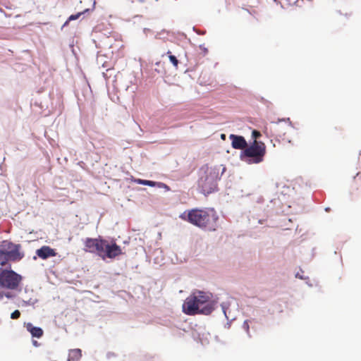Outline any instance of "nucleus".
<instances>
[{"mask_svg": "<svg viewBox=\"0 0 361 361\" xmlns=\"http://www.w3.org/2000/svg\"><path fill=\"white\" fill-rule=\"evenodd\" d=\"M252 136L255 139V140H256L261 136V133L259 131L254 130L252 133Z\"/></svg>", "mask_w": 361, "mask_h": 361, "instance_id": "6ab92c4d", "label": "nucleus"}, {"mask_svg": "<svg viewBox=\"0 0 361 361\" xmlns=\"http://www.w3.org/2000/svg\"><path fill=\"white\" fill-rule=\"evenodd\" d=\"M20 317V312L19 310H16L11 314V318L13 319H17Z\"/></svg>", "mask_w": 361, "mask_h": 361, "instance_id": "f3484780", "label": "nucleus"}, {"mask_svg": "<svg viewBox=\"0 0 361 361\" xmlns=\"http://www.w3.org/2000/svg\"><path fill=\"white\" fill-rule=\"evenodd\" d=\"M354 179L355 180L361 179V171L356 174V176H355Z\"/></svg>", "mask_w": 361, "mask_h": 361, "instance_id": "412c9836", "label": "nucleus"}, {"mask_svg": "<svg viewBox=\"0 0 361 361\" xmlns=\"http://www.w3.org/2000/svg\"><path fill=\"white\" fill-rule=\"evenodd\" d=\"M25 326L27 331H29L32 337L41 338L44 331L40 327L34 326L32 323H25Z\"/></svg>", "mask_w": 361, "mask_h": 361, "instance_id": "9d476101", "label": "nucleus"}, {"mask_svg": "<svg viewBox=\"0 0 361 361\" xmlns=\"http://www.w3.org/2000/svg\"><path fill=\"white\" fill-rule=\"evenodd\" d=\"M4 296L6 297L7 298H11L14 295L10 292H4L3 290L0 291V299H2Z\"/></svg>", "mask_w": 361, "mask_h": 361, "instance_id": "2eb2a0df", "label": "nucleus"}, {"mask_svg": "<svg viewBox=\"0 0 361 361\" xmlns=\"http://www.w3.org/2000/svg\"><path fill=\"white\" fill-rule=\"evenodd\" d=\"M249 323H250V320H245V321H244L243 324V329L245 330V331L248 334H250V325H249Z\"/></svg>", "mask_w": 361, "mask_h": 361, "instance_id": "a211bd4d", "label": "nucleus"}, {"mask_svg": "<svg viewBox=\"0 0 361 361\" xmlns=\"http://www.w3.org/2000/svg\"><path fill=\"white\" fill-rule=\"evenodd\" d=\"M221 138L222 140H226V135H225V134H221Z\"/></svg>", "mask_w": 361, "mask_h": 361, "instance_id": "4be33fe9", "label": "nucleus"}, {"mask_svg": "<svg viewBox=\"0 0 361 361\" xmlns=\"http://www.w3.org/2000/svg\"><path fill=\"white\" fill-rule=\"evenodd\" d=\"M219 169L216 166L210 168L208 174L200 178L198 186L204 195H209L216 190V181L219 178Z\"/></svg>", "mask_w": 361, "mask_h": 361, "instance_id": "423d86ee", "label": "nucleus"}, {"mask_svg": "<svg viewBox=\"0 0 361 361\" xmlns=\"http://www.w3.org/2000/svg\"><path fill=\"white\" fill-rule=\"evenodd\" d=\"M83 243L85 252L96 254L103 259H114L122 254L121 247L116 243L110 244L106 240L100 237L86 238Z\"/></svg>", "mask_w": 361, "mask_h": 361, "instance_id": "7ed1b4c3", "label": "nucleus"}, {"mask_svg": "<svg viewBox=\"0 0 361 361\" xmlns=\"http://www.w3.org/2000/svg\"><path fill=\"white\" fill-rule=\"evenodd\" d=\"M293 5L302 11H307L312 8L313 3L312 0H296Z\"/></svg>", "mask_w": 361, "mask_h": 361, "instance_id": "9b49d317", "label": "nucleus"}, {"mask_svg": "<svg viewBox=\"0 0 361 361\" xmlns=\"http://www.w3.org/2000/svg\"><path fill=\"white\" fill-rule=\"evenodd\" d=\"M229 138L231 140L232 147L235 149H245L247 146V142L243 136L231 134Z\"/></svg>", "mask_w": 361, "mask_h": 361, "instance_id": "6e6552de", "label": "nucleus"}, {"mask_svg": "<svg viewBox=\"0 0 361 361\" xmlns=\"http://www.w3.org/2000/svg\"><path fill=\"white\" fill-rule=\"evenodd\" d=\"M82 13H78L77 14L70 16L68 20L66 22L65 25L67 24L68 21L75 20L78 19L82 15Z\"/></svg>", "mask_w": 361, "mask_h": 361, "instance_id": "dca6fc26", "label": "nucleus"}, {"mask_svg": "<svg viewBox=\"0 0 361 361\" xmlns=\"http://www.w3.org/2000/svg\"><path fill=\"white\" fill-rule=\"evenodd\" d=\"M245 157L250 158L249 164H259L263 161L266 154V145L261 141L254 140L243 151Z\"/></svg>", "mask_w": 361, "mask_h": 361, "instance_id": "0eeeda50", "label": "nucleus"}, {"mask_svg": "<svg viewBox=\"0 0 361 361\" xmlns=\"http://www.w3.org/2000/svg\"><path fill=\"white\" fill-rule=\"evenodd\" d=\"M212 295L209 292L195 290L185 300L183 312L188 315L210 314L213 310L211 303Z\"/></svg>", "mask_w": 361, "mask_h": 361, "instance_id": "f257e3e1", "label": "nucleus"}, {"mask_svg": "<svg viewBox=\"0 0 361 361\" xmlns=\"http://www.w3.org/2000/svg\"><path fill=\"white\" fill-rule=\"evenodd\" d=\"M36 254L42 259H46L50 257H55L56 255L55 250L47 245H44L41 248L37 250Z\"/></svg>", "mask_w": 361, "mask_h": 361, "instance_id": "1a4fd4ad", "label": "nucleus"}, {"mask_svg": "<svg viewBox=\"0 0 361 361\" xmlns=\"http://www.w3.org/2000/svg\"><path fill=\"white\" fill-rule=\"evenodd\" d=\"M33 345H35V346H38V343H37V341H33Z\"/></svg>", "mask_w": 361, "mask_h": 361, "instance_id": "5701e85b", "label": "nucleus"}, {"mask_svg": "<svg viewBox=\"0 0 361 361\" xmlns=\"http://www.w3.org/2000/svg\"><path fill=\"white\" fill-rule=\"evenodd\" d=\"M24 257L21 245L8 240L0 243V265L5 266L8 262H18Z\"/></svg>", "mask_w": 361, "mask_h": 361, "instance_id": "20e7f679", "label": "nucleus"}, {"mask_svg": "<svg viewBox=\"0 0 361 361\" xmlns=\"http://www.w3.org/2000/svg\"><path fill=\"white\" fill-rule=\"evenodd\" d=\"M288 5H293V3L296 1V0H283Z\"/></svg>", "mask_w": 361, "mask_h": 361, "instance_id": "aec40b11", "label": "nucleus"}, {"mask_svg": "<svg viewBox=\"0 0 361 361\" xmlns=\"http://www.w3.org/2000/svg\"><path fill=\"white\" fill-rule=\"evenodd\" d=\"M180 217L191 224L208 231H215L219 216L214 209H192Z\"/></svg>", "mask_w": 361, "mask_h": 361, "instance_id": "f03ea898", "label": "nucleus"}, {"mask_svg": "<svg viewBox=\"0 0 361 361\" xmlns=\"http://www.w3.org/2000/svg\"><path fill=\"white\" fill-rule=\"evenodd\" d=\"M166 54L168 55L169 59L170 61L171 62V63L173 64V66L176 68H177L178 66V63H179L178 60L177 59V58L172 54L171 51H168Z\"/></svg>", "mask_w": 361, "mask_h": 361, "instance_id": "4468645a", "label": "nucleus"}, {"mask_svg": "<svg viewBox=\"0 0 361 361\" xmlns=\"http://www.w3.org/2000/svg\"><path fill=\"white\" fill-rule=\"evenodd\" d=\"M22 276L13 270L0 269V288L10 292L20 290Z\"/></svg>", "mask_w": 361, "mask_h": 361, "instance_id": "39448f33", "label": "nucleus"}, {"mask_svg": "<svg viewBox=\"0 0 361 361\" xmlns=\"http://www.w3.org/2000/svg\"><path fill=\"white\" fill-rule=\"evenodd\" d=\"M137 182L139 183L142 184V185H148V186H151V187H154L155 185H157L160 188H164L167 190H169V187L168 185H166V184L162 183H157V182L152 181V180H141V179H139Z\"/></svg>", "mask_w": 361, "mask_h": 361, "instance_id": "ddd939ff", "label": "nucleus"}, {"mask_svg": "<svg viewBox=\"0 0 361 361\" xmlns=\"http://www.w3.org/2000/svg\"><path fill=\"white\" fill-rule=\"evenodd\" d=\"M81 357L82 351L80 349H72L69 351L68 361H78Z\"/></svg>", "mask_w": 361, "mask_h": 361, "instance_id": "f8f14e48", "label": "nucleus"}]
</instances>
